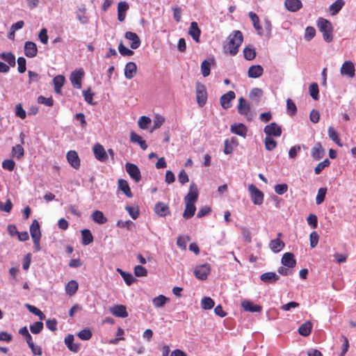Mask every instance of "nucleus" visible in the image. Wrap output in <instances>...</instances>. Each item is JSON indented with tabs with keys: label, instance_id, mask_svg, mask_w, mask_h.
Instances as JSON below:
<instances>
[{
	"label": "nucleus",
	"instance_id": "c03bdc74",
	"mask_svg": "<svg viewBox=\"0 0 356 356\" xmlns=\"http://www.w3.org/2000/svg\"><path fill=\"white\" fill-rule=\"evenodd\" d=\"M265 148L268 151H273L277 145V141L273 137L266 136L264 140Z\"/></svg>",
	"mask_w": 356,
	"mask_h": 356
},
{
	"label": "nucleus",
	"instance_id": "680f3d73",
	"mask_svg": "<svg viewBox=\"0 0 356 356\" xmlns=\"http://www.w3.org/2000/svg\"><path fill=\"white\" fill-rule=\"evenodd\" d=\"M316 35V30L313 26H307L305 32V39L310 41Z\"/></svg>",
	"mask_w": 356,
	"mask_h": 356
},
{
	"label": "nucleus",
	"instance_id": "052dcab7",
	"mask_svg": "<svg viewBox=\"0 0 356 356\" xmlns=\"http://www.w3.org/2000/svg\"><path fill=\"white\" fill-rule=\"evenodd\" d=\"M286 107L288 113L290 115H294L297 112V107L292 99L288 98L286 99Z\"/></svg>",
	"mask_w": 356,
	"mask_h": 356
},
{
	"label": "nucleus",
	"instance_id": "09e8293b",
	"mask_svg": "<svg viewBox=\"0 0 356 356\" xmlns=\"http://www.w3.org/2000/svg\"><path fill=\"white\" fill-rule=\"evenodd\" d=\"M118 50L120 54L123 56H131L134 54L131 49H128L123 44L122 41H121L118 45Z\"/></svg>",
	"mask_w": 356,
	"mask_h": 356
},
{
	"label": "nucleus",
	"instance_id": "338daca9",
	"mask_svg": "<svg viewBox=\"0 0 356 356\" xmlns=\"http://www.w3.org/2000/svg\"><path fill=\"white\" fill-rule=\"evenodd\" d=\"M76 17L82 24H86L88 22V18L86 15L85 9H79L76 13Z\"/></svg>",
	"mask_w": 356,
	"mask_h": 356
},
{
	"label": "nucleus",
	"instance_id": "7c9ffc66",
	"mask_svg": "<svg viewBox=\"0 0 356 356\" xmlns=\"http://www.w3.org/2000/svg\"><path fill=\"white\" fill-rule=\"evenodd\" d=\"M30 234L32 239L41 238L40 224L37 220H34L30 226Z\"/></svg>",
	"mask_w": 356,
	"mask_h": 356
},
{
	"label": "nucleus",
	"instance_id": "4468645a",
	"mask_svg": "<svg viewBox=\"0 0 356 356\" xmlns=\"http://www.w3.org/2000/svg\"><path fill=\"white\" fill-rule=\"evenodd\" d=\"M38 47L35 42L27 41L24 44V54L28 58H34L37 56Z\"/></svg>",
	"mask_w": 356,
	"mask_h": 356
},
{
	"label": "nucleus",
	"instance_id": "a878e982",
	"mask_svg": "<svg viewBox=\"0 0 356 356\" xmlns=\"http://www.w3.org/2000/svg\"><path fill=\"white\" fill-rule=\"evenodd\" d=\"M279 278V276L274 272L264 273L260 276L261 280L266 284L275 283Z\"/></svg>",
	"mask_w": 356,
	"mask_h": 356
},
{
	"label": "nucleus",
	"instance_id": "a18cd8bd",
	"mask_svg": "<svg viewBox=\"0 0 356 356\" xmlns=\"http://www.w3.org/2000/svg\"><path fill=\"white\" fill-rule=\"evenodd\" d=\"M243 54L245 59L252 60L256 57V51L253 47H246L243 49Z\"/></svg>",
	"mask_w": 356,
	"mask_h": 356
},
{
	"label": "nucleus",
	"instance_id": "37998d69",
	"mask_svg": "<svg viewBox=\"0 0 356 356\" xmlns=\"http://www.w3.org/2000/svg\"><path fill=\"white\" fill-rule=\"evenodd\" d=\"M328 136L330 139L337 144L339 146L341 147L342 144L341 143V140L339 136L337 131L332 127L330 126L327 129Z\"/></svg>",
	"mask_w": 356,
	"mask_h": 356
},
{
	"label": "nucleus",
	"instance_id": "f704fd0d",
	"mask_svg": "<svg viewBox=\"0 0 356 356\" xmlns=\"http://www.w3.org/2000/svg\"><path fill=\"white\" fill-rule=\"evenodd\" d=\"M92 220L99 225L104 224L107 222V218L104 216L102 211L96 210L93 211L91 215Z\"/></svg>",
	"mask_w": 356,
	"mask_h": 356
},
{
	"label": "nucleus",
	"instance_id": "e433bc0d",
	"mask_svg": "<svg viewBox=\"0 0 356 356\" xmlns=\"http://www.w3.org/2000/svg\"><path fill=\"white\" fill-rule=\"evenodd\" d=\"M81 243L83 245H88L92 243L93 236L91 232L88 229H84L81 231Z\"/></svg>",
	"mask_w": 356,
	"mask_h": 356
},
{
	"label": "nucleus",
	"instance_id": "4c0bfd02",
	"mask_svg": "<svg viewBox=\"0 0 356 356\" xmlns=\"http://www.w3.org/2000/svg\"><path fill=\"white\" fill-rule=\"evenodd\" d=\"M196 207L195 204L191 202H186L185 209L183 213V217L186 219H189L195 214Z\"/></svg>",
	"mask_w": 356,
	"mask_h": 356
},
{
	"label": "nucleus",
	"instance_id": "a19ab883",
	"mask_svg": "<svg viewBox=\"0 0 356 356\" xmlns=\"http://www.w3.org/2000/svg\"><path fill=\"white\" fill-rule=\"evenodd\" d=\"M79 284L76 281L71 280L65 286V292L69 296H72L76 293L78 290Z\"/></svg>",
	"mask_w": 356,
	"mask_h": 356
},
{
	"label": "nucleus",
	"instance_id": "ddd939ff",
	"mask_svg": "<svg viewBox=\"0 0 356 356\" xmlns=\"http://www.w3.org/2000/svg\"><path fill=\"white\" fill-rule=\"evenodd\" d=\"M68 163L75 169H79L81 165V161L77 152L74 150H70L66 155Z\"/></svg>",
	"mask_w": 356,
	"mask_h": 356
},
{
	"label": "nucleus",
	"instance_id": "2eb2a0df",
	"mask_svg": "<svg viewBox=\"0 0 356 356\" xmlns=\"http://www.w3.org/2000/svg\"><path fill=\"white\" fill-rule=\"evenodd\" d=\"M124 38L127 40L131 41V43L130 44V47L132 49H138L141 44L140 39L136 33L131 31H127L124 34Z\"/></svg>",
	"mask_w": 356,
	"mask_h": 356
},
{
	"label": "nucleus",
	"instance_id": "aec40b11",
	"mask_svg": "<svg viewBox=\"0 0 356 356\" xmlns=\"http://www.w3.org/2000/svg\"><path fill=\"white\" fill-rule=\"evenodd\" d=\"M284 6L289 11L295 13L302 7V3L300 0H286Z\"/></svg>",
	"mask_w": 356,
	"mask_h": 356
},
{
	"label": "nucleus",
	"instance_id": "1a4fd4ad",
	"mask_svg": "<svg viewBox=\"0 0 356 356\" xmlns=\"http://www.w3.org/2000/svg\"><path fill=\"white\" fill-rule=\"evenodd\" d=\"M94 156L100 162H106L108 160V154L100 143H96L92 147Z\"/></svg>",
	"mask_w": 356,
	"mask_h": 356
},
{
	"label": "nucleus",
	"instance_id": "f3484780",
	"mask_svg": "<svg viewBox=\"0 0 356 356\" xmlns=\"http://www.w3.org/2000/svg\"><path fill=\"white\" fill-rule=\"evenodd\" d=\"M311 154H312V158L316 161H318L324 156L325 149L323 147L321 143H317L312 148Z\"/></svg>",
	"mask_w": 356,
	"mask_h": 356
},
{
	"label": "nucleus",
	"instance_id": "6e6d98bb",
	"mask_svg": "<svg viewBox=\"0 0 356 356\" xmlns=\"http://www.w3.org/2000/svg\"><path fill=\"white\" fill-rule=\"evenodd\" d=\"M150 123L151 119L147 116H141L138 121V127L142 129H147Z\"/></svg>",
	"mask_w": 356,
	"mask_h": 356
},
{
	"label": "nucleus",
	"instance_id": "ea45409f",
	"mask_svg": "<svg viewBox=\"0 0 356 356\" xmlns=\"http://www.w3.org/2000/svg\"><path fill=\"white\" fill-rule=\"evenodd\" d=\"M0 58L8 63L11 67L15 66V56L12 52H2Z\"/></svg>",
	"mask_w": 356,
	"mask_h": 356
},
{
	"label": "nucleus",
	"instance_id": "0eeeda50",
	"mask_svg": "<svg viewBox=\"0 0 356 356\" xmlns=\"http://www.w3.org/2000/svg\"><path fill=\"white\" fill-rule=\"evenodd\" d=\"M126 171L130 176V177L138 183L141 179L140 171L138 167L134 163H127L125 165Z\"/></svg>",
	"mask_w": 356,
	"mask_h": 356
},
{
	"label": "nucleus",
	"instance_id": "c756f323",
	"mask_svg": "<svg viewBox=\"0 0 356 356\" xmlns=\"http://www.w3.org/2000/svg\"><path fill=\"white\" fill-rule=\"evenodd\" d=\"M65 81V78L63 75H57L54 78L53 83L54 86V90L57 94L61 95V88L63 86Z\"/></svg>",
	"mask_w": 356,
	"mask_h": 356
},
{
	"label": "nucleus",
	"instance_id": "dca6fc26",
	"mask_svg": "<svg viewBox=\"0 0 356 356\" xmlns=\"http://www.w3.org/2000/svg\"><path fill=\"white\" fill-rule=\"evenodd\" d=\"M110 312L116 317L126 318L128 316L127 307L123 305H116L110 308Z\"/></svg>",
	"mask_w": 356,
	"mask_h": 356
},
{
	"label": "nucleus",
	"instance_id": "2f4dec72",
	"mask_svg": "<svg viewBox=\"0 0 356 356\" xmlns=\"http://www.w3.org/2000/svg\"><path fill=\"white\" fill-rule=\"evenodd\" d=\"M241 305L245 311L250 312H259L262 309L260 305H254L252 302L249 300L243 301Z\"/></svg>",
	"mask_w": 356,
	"mask_h": 356
},
{
	"label": "nucleus",
	"instance_id": "13d9d810",
	"mask_svg": "<svg viewBox=\"0 0 356 356\" xmlns=\"http://www.w3.org/2000/svg\"><path fill=\"white\" fill-rule=\"evenodd\" d=\"M210 67H211V64L207 60H204L202 64H201V72H202V74L204 77H207L210 74Z\"/></svg>",
	"mask_w": 356,
	"mask_h": 356
},
{
	"label": "nucleus",
	"instance_id": "5701e85b",
	"mask_svg": "<svg viewBox=\"0 0 356 356\" xmlns=\"http://www.w3.org/2000/svg\"><path fill=\"white\" fill-rule=\"evenodd\" d=\"M74 335L69 334L65 337V343L70 350L77 353L80 350V346L78 343H74Z\"/></svg>",
	"mask_w": 356,
	"mask_h": 356
},
{
	"label": "nucleus",
	"instance_id": "6e6552de",
	"mask_svg": "<svg viewBox=\"0 0 356 356\" xmlns=\"http://www.w3.org/2000/svg\"><path fill=\"white\" fill-rule=\"evenodd\" d=\"M340 73L342 76H346L349 78L355 77V68L353 63L350 60L345 61L341 67Z\"/></svg>",
	"mask_w": 356,
	"mask_h": 356
},
{
	"label": "nucleus",
	"instance_id": "49530a36",
	"mask_svg": "<svg viewBox=\"0 0 356 356\" xmlns=\"http://www.w3.org/2000/svg\"><path fill=\"white\" fill-rule=\"evenodd\" d=\"M118 271L120 273L121 276L123 277L125 283L130 286L132 283H134L136 280V279L134 277V276L131 273H127L124 271L122 270L121 269H118Z\"/></svg>",
	"mask_w": 356,
	"mask_h": 356
},
{
	"label": "nucleus",
	"instance_id": "20e7f679",
	"mask_svg": "<svg viewBox=\"0 0 356 356\" xmlns=\"http://www.w3.org/2000/svg\"><path fill=\"white\" fill-rule=\"evenodd\" d=\"M248 191L250 193L251 200L255 205H261L264 202V194L254 184L248 186Z\"/></svg>",
	"mask_w": 356,
	"mask_h": 356
},
{
	"label": "nucleus",
	"instance_id": "f8f14e48",
	"mask_svg": "<svg viewBox=\"0 0 356 356\" xmlns=\"http://www.w3.org/2000/svg\"><path fill=\"white\" fill-rule=\"evenodd\" d=\"M197 187L195 183H192L190 185L188 193L184 198L185 202H191L195 204V202L197 200Z\"/></svg>",
	"mask_w": 356,
	"mask_h": 356
},
{
	"label": "nucleus",
	"instance_id": "f03ea898",
	"mask_svg": "<svg viewBox=\"0 0 356 356\" xmlns=\"http://www.w3.org/2000/svg\"><path fill=\"white\" fill-rule=\"evenodd\" d=\"M317 26L319 31L323 33V38L327 42H330L333 40V27L330 21L320 17L317 21Z\"/></svg>",
	"mask_w": 356,
	"mask_h": 356
},
{
	"label": "nucleus",
	"instance_id": "473e14b6",
	"mask_svg": "<svg viewBox=\"0 0 356 356\" xmlns=\"http://www.w3.org/2000/svg\"><path fill=\"white\" fill-rule=\"evenodd\" d=\"M263 72L264 69L261 65H252L248 70V76L250 78L256 79L260 77L263 74Z\"/></svg>",
	"mask_w": 356,
	"mask_h": 356
},
{
	"label": "nucleus",
	"instance_id": "7ed1b4c3",
	"mask_svg": "<svg viewBox=\"0 0 356 356\" xmlns=\"http://www.w3.org/2000/svg\"><path fill=\"white\" fill-rule=\"evenodd\" d=\"M195 92L198 105L200 107L204 106L206 104L208 98L206 86L200 82H197L195 86Z\"/></svg>",
	"mask_w": 356,
	"mask_h": 356
},
{
	"label": "nucleus",
	"instance_id": "423d86ee",
	"mask_svg": "<svg viewBox=\"0 0 356 356\" xmlns=\"http://www.w3.org/2000/svg\"><path fill=\"white\" fill-rule=\"evenodd\" d=\"M264 131L267 136L270 137H280L282 135V127L276 122H271L266 125Z\"/></svg>",
	"mask_w": 356,
	"mask_h": 356
},
{
	"label": "nucleus",
	"instance_id": "9b49d317",
	"mask_svg": "<svg viewBox=\"0 0 356 356\" xmlns=\"http://www.w3.org/2000/svg\"><path fill=\"white\" fill-rule=\"evenodd\" d=\"M236 97L235 92L232 90L228 91L220 98V103L224 109H228L232 106L231 102Z\"/></svg>",
	"mask_w": 356,
	"mask_h": 356
},
{
	"label": "nucleus",
	"instance_id": "c9c22d12",
	"mask_svg": "<svg viewBox=\"0 0 356 356\" xmlns=\"http://www.w3.org/2000/svg\"><path fill=\"white\" fill-rule=\"evenodd\" d=\"M118 188L122 191L127 197H131L133 194L127 180L120 179L118 180Z\"/></svg>",
	"mask_w": 356,
	"mask_h": 356
},
{
	"label": "nucleus",
	"instance_id": "58836bf2",
	"mask_svg": "<svg viewBox=\"0 0 356 356\" xmlns=\"http://www.w3.org/2000/svg\"><path fill=\"white\" fill-rule=\"evenodd\" d=\"M344 4H345V1L343 0H336L329 7V10L330 11L331 15H337L341 10V9L343 8Z\"/></svg>",
	"mask_w": 356,
	"mask_h": 356
},
{
	"label": "nucleus",
	"instance_id": "79ce46f5",
	"mask_svg": "<svg viewBox=\"0 0 356 356\" xmlns=\"http://www.w3.org/2000/svg\"><path fill=\"white\" fill-rule=\"evenodd\" d=\"M312 328V323L309 321H307L300 326L298 329V332L302 336L307 337L310 334Z\"/></svg>",
	"mask_w": 356,
	"mask_h": 356
},
{
	"label": "nucleus",
	"instance_id": "72a5a7b5",
	"mask_svg": "<svg viewBox=\"0 0 356 356\" xmlns=\"http://www.w3.org/2000/svg\"><path fill=\"white\" fill-rule=\"evenodd\" d=\"M249 17H250V18L253 24V26L255 29V30L257 31V33L259 35H262L263 29H262L261 26L259 24V18L258 15L253 12H250Z\"/></svg>",
	"mask_w": 356,
	"mask_h": 356
},
{
	"label": "nucleus",
	"instance_id": "cd10ccee",
	"mask_svg": "<svg viewBox=\"0 0 356 356\" xmlns=\"http://www.w3.org/2000/svg\"><path fill=\"white\" fill-rule=\"evenodd\" d=\"M284 246V243L279 238L271 240L269 243L270 249L275 253L280 252Z\"/></svg>",
	"mask_w": 356,
	"mask_h": 356
},
{
	"label": "nucleus",
	"instance_id": "864d4df0",
	"mask_svg": "<svg viewBox=\"0 0 356 356\" xmlns=\"http://www.w3.org/2000/svg\"><path fill=\"white\" fill-rule=\"evenodd\" d=\"M12 154L17 159H20L24 154V150L22 145H17L12 148Z\"/></svg>",
	"mask_w": 356,
	"mask_h": 356
},
{
	"label": "nucleus",
	"instance_id": "4be33fe9",
	"mask_svg": "<svg viewBox=\"0 0 356 356\" xmlns=\"http://www.w3.org/2000/svg\"><path fill=\"white\" fill-rule=\"evenodd\" d=\"M238 111L241 115L245 116H248L250 111V106L243 97L238 99Z\"/></svg>",
	"mask_w": 356,
	"mask_h": 356
},
{
	"label": "nucleus",
	"instance_id": "603ef678",
	"mask_svg": "<svg viewBox=\"0 0 356 356\" xmlns=\"http://www.w3.org/2000/svg\"><path fill=\"white\" fill-rule=\"evenodd\" d=\"M214 304V301L209 297H204L201 301L202 308L207 310L213 308Z\"/></svg>",
	"mask_w": 356,
	"mask_h": 356
},
{
	"label": "nucleus",
	"instance_id": "c85d7f7f",
	"mask_svg": "<svg viewBox=\"0 0 356 356\" xmlns=\"http://www.w3.org/2000/svg\"><path fill=\"white\" fill-rule=\"evenodd\" d=\"M130 140L133 143H138L143 150H145L147 148V145L145 140H144L140 136L134 131H131L130 133Z\"/></svg>",
	"mask_w": 356,
	"mask_h": 356
},
{
	"label": "nucleus",
	"instance_id": "39448f33",
	"mask_svg": "<svg viewBox=\"0 0 356 356\" xmlns=\"http://www.w3.org/2000/svg\"><path fill=\"white\" fill-rule=\"evenodd\" d=\"M211 272V266L209 264L197 266L194 269L195 277L200 280H205Z\"/></svg>",
	"mask_w": 356,
	"mask_h": 356
},
{
	"label": "nucleus",
	"instance_id": "774afa93",
	"mask_svg": "<svg viewBox=\"0 0 356 356\" xmlns=\"http://www.w3.org/2000/svg\"><path fill=\"white\" fill-rule=\"evenodd\" d=\"M125 209L133 219L135 220L139 216V209L138 207L127 206Z\"/></svg>",
	"mask_w": 356,
	"mask_h": 356
},
{
	"label": "nucleus",
	"instance_id": "5fc2aeb1",
	"mask_svg": "<svg viewBox=\"0 0 356 356\" xmlns=\"http://www.w3.org/2000/svg\"><path fill=\"white\" fill-rule=\"evenodd\" d=\"M318 86L316 83H313L309 86V94L314 100L318 99Z\"/></svg>",
	"mask_w": 356,
	"mask_h": 356
},
{
	"label": "nucleus",
	"instance_id": "0e129e2a",
	"mask_svg": "<svg viewBox=\"0 0 356 356\" xmlns=\"http://www.w3.org/2000/svg\"><path fill=\"white\" fill-rule=\"evenodd\" d=\"M134 271L135 275L137 277H145L147 275V269L140 265L136 266Z\"/></svg>",
	"mask_w": 356,
	"mask_h": 356
},
{
	"label": "nucleus",
	"instance_id": "9d476101",
	"mask_svg": "<svg viewBox=\"0 0 356 356\" xmlns=\"http://www.w3.org/2000/svg\"><path fill=\"white\" fill-rule=\"evenodd\" d=\"M84 76V71L82 68L72 72L70 74V81L74 88H81V79Z\"/></svg>",
	"mask_w": 356,
	"mask_h": 356
},
{
	"label": "nucleus",
	"instance_id": "69168bd1",
	"mask_svg": "<svg viewBox=\"0 0 356 356\" xmlns=\"http://www.w3.org/2000/svg\"><path fill=\"white\" fill-rule=\"evenodd\" d=\"M15 167V163L13 159H5L2 162V168L9 171H13Z\"/></svg>",
	"mask_w": 356,
	"mask_h": 356
},
{
	"label": "nucleus",
	"instance_id": "bf43d9fd",
	"mask_svg": "<svg viewBox=\"0 0 356 356\" xmlns=\"http://www.w3.org/2000/svg\"><path fill=\"white\" fill-rule=\"evenodd\" d=\"M83 95L84 97L85 101L90 104V105H95V102H93V96L94 93L91 92L90 88H89L87 90L83 91Z\"/></svg>",
	"mask_w": 356,
	"mask_h": 356
},
{
	"label": "nucleus",
	"instance_id": "b1692460",
	"mask_svg": "<svg viewBox=\"0 0 356 356\" xmlns=\"http://www.w3.org/2000/svg\"><path fill=\"white\" fill-rule=\"evenodd\" d=\"M188 33L193 39L196 42H200V37L201 34V31L198 27L197 23L196 22H193L191 23V26L189 28Z\"/></svg>",
	"mask_w": 356,
	"mask_h": 356
},
{
	"label": "nucleus",
	"instance_id": "f257e3e1",
	"mask_svg": "<svg viewBox=\"0 0 356 356\" xmlns=\"http://www.w3.org/2000/svg\"><path fill=\"white\" fill-rule=\"evenodd\" d=\"M243 41V36L240 31H234L228 37L227 48L229 53L232 56H235L238 48Z\"/></svg>",
	"mask_w": 356,
	"mask_h": 356
},
{
	"label": "nucleus",
	"instance_id": "e2e57ef3",
	"mask_svg": "<svg viewBox=\"0 0 356 356\" xmlns=\"http://www.w3.org/2000/svg\"><path fill=\"white\" fill-rule=\"evenodd\" d=\"M92 332L89 329H83L77 334L79 339L86 341L89 340L92 337Z\"/></svg>",
	"mask_w": 356,
	"mask_h": 356
},
{
	"label": "nucleus",
	"instance_id": "bb28decb",
	"mask_svg": "<svg viewBox=\"0 0 356 356\" xmlns=\"http://www.w3.org/2000/svg\"><path fill=\"white\" fill-rule=\"evenodd\" d=\"M129 9V5L126 1H121L118 5V19L123 22L126 17V12Z\"/></svg>",
	"mask_w": 356,
	"mask_h": 356
},
{
	"label": "nucleus",
	"instance_id": "4d7b16f0",
	"mask_svg": "<svg viewBox=\"0 0 356 356\" xmlns=\"http://www.w3.org/2000/svg\"><path fill=\"white\" fill-rule=\"evenodd\" d=\"M43 323L37 321L30 325V330L33 334H39L43 330Z\"/></svg>",
	"mask_w": 356,
	"mask_h": 356
},
{
	"label": "nucleus",
	"instance_id": "393cba45",
	"mask_svg": "<svg viewBox=\"0 0 356 356\" xmlns=\"http://www.w3.org/2000/svg\"><path fill=\"white\" fill-rule=\"evenodd\" d=\"M137 66L134 62H129L125 65L124 76L128 79H131L136 74Z\"/></svg>",
	"mask_w": 356,
	"mask_h": 356
},
{
	"label": "nucleus",
	"instance_id": "de8ad7c7",
	"mask_svg": "<svg viewBox=\"0 0 356 356\" xmlns=\"http://www.w3.org/2000/svg\"><path fill=\"white\" fill-rule=\"evenodd\" d=\"M330 165V161L328 159H325L322 162H320L314 168V172L316 175H319L326 167Z\"/></svg>",
	"mask_w": 356,
	"mask_h": 356
},
{
	"label": "nucleus",
	"instance_id": "a211bd4d",
	"mask_svg": "<svg viewBox=\"0 0 356 356\" xmlns=\"http://www.w3.org/2000/svg\"><path fill=\"white\" fill-rule=\"evenodd\" d=\"M230 131L234 134L245 138L248 133V128L245 124L242 123H238L231 125Z\"/></svg>",
	"mask_w": 356,
	"mask_h": 356
},
{
	"label": "nucleus",
	"instance_id": "3c124183",
	"mask_svg": "<svg viewBox=\"0 0 356 356\" xmlns=\"http://www.w3.org/2000/svg\"><path fill=\"white\" fill-rule=\"evenodd\" d=\"M167 298L163 295H159V296L154 298L152 300L153 305L156 307H163L166 302Z\"/></svg>",
	"mask_w": 356,
	"mask_h": 356
},
{
	"label": "nucleus",
	"instance_id": "6ab92c4d",
	"mask_svg": "<svg viewBox=\"0 0 356 356\" xmlns=\"http://www.w3.org/2000/svg\"><path fill=\"white\" fill-rule=\"evenodd\" d=\"M281 262L284 266L288 267L289 268H294L296 264L294 255L291 252L284 253L282 256Z\"/></svg>",
	"mask_w": 356,
	"mask_h": 356
},
{
	"label": "nucleus",
	"instance_id": "8fccbe9b",
	"mask_svg": "<svg viewBox=\"0 0 356 356\" xmlns=\"http://www.w3.org/2000/svg\"><path fill=\"white\" fill-rule=\"evenodd\" d=\"M327 193V188H320L318 191V193L316 197V204L319 205L322 204L325 198V195Z\"/></svg>",
	"mask_w": 356,
	"mask_h": 356
},
{
	"label": "nucleus",
	"instance_id": "412c9836",
	"mask_svg": "<svg viewBox=\"0 0 356 356\" xmlns=\"http://www.w3.org/2000/svg\"><path fill=\"white\" fill-rule=\"evenodd\" d=\"M155 213L161 217L166 216L170 214V208L169 207L163 203V202H158L154 207Z\"/></svg>",
	"mask_w": 356,
	"mask_h": 356
}]
</instances>
